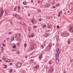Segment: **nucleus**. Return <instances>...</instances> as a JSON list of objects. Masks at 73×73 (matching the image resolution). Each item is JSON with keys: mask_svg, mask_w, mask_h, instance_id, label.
I'll list each match as a JSON object with an SVG mask.
<instances>
[{"mask_svg": "<svg viewBox=\"0 0 73 73\" xmlns=\"http://www.w3.org/2000/svg\"><path fill=\"white\" fill-rule=\"evenodd\" d=\"M21 38H19V41H21Z\"/></svg>", "mask_w": 73, "mask_h": 73, "instance_id": "52", "label": "nucleus"}, {"mask_svg": "<svg viewBox=\"0 0 73 73\" xmlns=\"http://www.w3.org/2000/svg\"><path fill=\"white\" fill-rule=\"evenodd\" d=\"M8 14V13L6 11H5V15L7 16Z\"/></svg>", "mask_w": 73, "mask_h": 73, "instance_id": "11", "label": "nucleus"}, {"mask_svg": "<svg viewBox=\"0 0 73 73\" xmlns=\"http://www.w3.org/2000/svg\"><path fill=\"white\" fill-rule=\"evenodd\" d=\"M60 14H58V17H60Z\"/></svg>", "mask_w": 73, "mask_h": 73, "instance_id": "62", "label": "nucleus"}, {"mask_svg": "<svg viewBox=\"0 0 73 73\" xmlns=\"http://www.w3.org/2000/svg\"><path fill=\"white\" fill-rule=\"evenodd\" d=\"M46 25L45 24H44V25L43 26H42V27H43V28H45L46 27Z\"/></svg>", "mask_w": 73, "mask_h": 73, "instance_id": "22", "label": "nucleus"}, {"mask_svg": "<svg viewBox=\"0 0 73 73\" xmlns=\"http://www.w3.org/2000/svg\"><path fill=\"white\" fill-rule=\"evenodd\" d=\"M24 46L25 47H26V46H27V44L26 43H25L24 45Z\"/></svg>", "mask_w": 73, "mask_h": 73, "instance_id": "40", "label": "nucleus"}, {"mask_svg": "<svg viewBox=\"0 0 73 73\" xmlns=\"http://www.w3.org/2000/svg\"><path fill=\"white\" fill-rule=\"evenodd\" d=\"M19 68H20L21 66V65H22V64L20 62H19Z\"/></svg>", "mask_w": 73, "mask_h": 73, "instance_id": "10", "label": "nucleus"}, {"mask_svg": "<svg viewBox=\"0 0 73 73\" xmlns=\"http://www.w3.org/2000/svg\"><path fill=\"white\" fill-rule=\"evenodd\" d=\"M56 40L58 42H59L60 41V38H59V37L58 36H57L56 37Z\"/></svg>", "mask_w": 73, "mask_h": 73, "instance_id": "5", "label": "nucleus"}, {"mask_svg": "<svg viewBox=\"0 0 73 73\" xmlns=\"http://www.w3.org/2000/svg\"><path fill=\"white\" fill-rule=\"evenodd\" d=\"M9 35H11V34H12V32H10L9 33Z\"/></svg>", "mask_w": 73, "mask_h": 73, "instance_id": "51", "label": "nucleus"}, {"mask_svg": "<svg viewBox=\"0 0 73 73\" xmlns=\"http://www.w3.org/2000/svg\"><path fill=\"white\" fill-rule=\"evenodd\" d=\"M40 2H41V1H40V0L38 1V3H40Z\"/></svg>", "mask_w": 73, "mask_h": 73, "instance_id": "59", "label": "nucleus"}, {"mask_svg": "<svg viewBox=\"0 0 73 73\" xmlns=\"http://www.w3.org/2000/svg\"><path fill=\"white\" fill-rule=\"evenodd\" d=\"M46 35H47L49 36L50 35V33H46Z\"/></svg>", "mask_w": 73, "mask_h": 73, "instance_id": "27", "label": "nucleus"}, {"mask_svg": "<svg viewBox=\"0 0 73 73\" xmlns=\"http://www.w3.org/2000/svg\"><path fill=\"white\" fill-rule=\"evenodd\" d=\"M13 16H15V17H16V16H17V15H16V14H14L13 15Z\"/></svg>", "mask_w": 73, "mask_h": 73, "instance_id": "38", "label": "nucleus"}, {"mask_svg": "<svg viewBox=\"0 0 73 73\" xmlns=\"http://www.w3.org/2000/svg\"><path fill=\"white\" fill-rule=\"evenodd\" d=\"M49 46H52V43H50L49 44Z\"/></svg>", "mask_w": 73, "mask_h": 73, "instance_id": "14", "label": "nucleus"}, {"mask_svg": "<svg viewBox=\"0 0 73 73\" xmlns=\"http://www.w3.org/2000/svg\"><path fill=\"white\" fill-rule=\"evenodd\" d=\"M56 64H57L58 62H59V60L58 58H59V55H57V54H56Z\"/></svg>", "mask_w": 73, "mask_h": 73, "instance_id": "2", "label": "nucleus"}, {"mask_svg": "<svg viewBox=\"0 0 73 73\" xmlns=\"http://www.w3.org/2000/svg\"><path fill=\"white\" fill-rule=\"evenodd\" d=\"M5 61L6 62H9V60L8 59H5Z\"/></svg>", "mask_w": 73, "mask_h": 73, "instance_id": "8", "label": "nucleus"}, {"mask_svg": "<svg viewBox=\"0 0 73 73\" xmlns=\"http://www.w3.org/2000/svg\"><path fill=\"white\" fill-rule=\"evenodd\" d=\"M60 28V26H57V28Z\"/></svg>", "mask_w": 73, "mask_h": 73, "instance_id": "57", "label": "nucleus"}, {"mask_svg": "<svg viewBox=\"0 0 73 73\" xmlns=\"http://www.w3.org/2000/svg\"><path fill=\"white\" fill-rule=\"evenodd\" d=\"M41 48H44V46L42 44V45H41Z\"/></svg>", "mask_w": 73, "mask_h": 73, "instance_id": "33", "label": "nucleus"}, {"mask_svg": "<svg viewBox=\"0 0 73 73\" xmlns=\"http://www.w3.org/2000/svg\"><path fill=\"white\" fill-rule=\"evenodd\" d=\"M17 36H18V34H16L15 35V37L17 38Z\"/></svg>", "mask_w": 73, "mask_h": 73, "instance_id": "30", "label": "nucleus"}, {"mask_svg": "<svg viewBox=\"0 0 73 73\" xmlns=\"http://www.w3.org/2000/svg\"><path fill=\"white\" fill-rule=\"evenodd\" d=\"M63 73H66V72H65V70H63Z\"/></svg>", "mask_w": 73, "mask_h": 73, "instance_id": "53", "label": "nucleus"}, {"mask_svg": "<svg viewBox=\"0 0 73 73\" xmlns=\"http://www.w3.org/2000/svg\"><path fill=\"white\" fill-rule=\"evenodd\" d=\"M36 48V44H35L33 46V49H35Z\"/></svg>", "mask_w": 73, "mask_h": 73, "instance_id": "13", "label": "nucleus"}, {"mask_svg": "<svg viewBox=\"0 0 73 73\" xmlns=\"http://www.w3.org/2000/svg\"><path fill=\"white\" fill-rule=\"evenodd\" d=\"M9 22H10V23H11V24H12V21H9Z\"/></svg>", "mask_w": 73, "mask_h": 73, "instance_id": "45", "label": "nucleus"}, {"mask_svg": "<svg viewBox=\"0 0 73 73\" xmlns=\"http://www.w3.org/2000/svg\"><path fill=\"white\" fill-rule=\"evenodd\" d=\"M36 67L37 68H38V67H39V66L38 65H37L36 66Z\"/></svg>", "mask_w": 73, "mask_h": 73, "instance_id": "36", "label": "nucleus"}, {"mask_svg": "<svg viewBox=\"0 0 73 73\" xmlns=\"http://www.w3.org/2000/svg\"><path fill=\"white\" fill-rule=\"evenodd\" d=\"M52 7L54 8V9H55V8H56V7H55L54 6H53Z\"/></svg>", "mask_w": 73, "mask_h": 73, "instance_id": "46", "label": "nucleus"}, {"mask_svg": "<svg viewBox=\"0 0 73 73\" xmlns=\"http://www.w3.org/2000/svg\"><path fill=\"white\" fill-rule=\"evenodd\" d=\"M25 57L26 58H28V56L27 55Z\"/></svg>", "mask_w": 73, "mask_h": 73, "instance_id": "50", "label": "nucleus"}, {"mask_svg": "<svg viewBox=\"0 0 73 73\" xmlns=\"http://www.w3.org/2000/svg\"><path fill=\"white\" fill-rule=\"evenodd\" d=\"M18 63H17V65H16V66L17 67V68H19V66H18Z\"/></svg>", "mask_w": 73, "mask_h": 73, "instance_id": "49", "label": "nucleus"}, {"mask_svg": "<svg viewBox=\"0 0 73 73\" xmlns=\"http://www.w3.org/2000/svg\"><path fill=\"white\" fill-rule=\"evenodd\" d=\"M31 61V62H34V59H30Z\"/></svg>", "mask_w": 73, "mask_h": 73, "instance_id": "18", "label": "nucleus"}, {"mask_svg": "<svg viewBox=\"0 0 73 73\" xmlns=\"http://www.w3.org/2000/svg\"><path fill=\"white\" fill-rule=\"evenodd\" d=\"M70 62H72V60H70Z\"/></svg>", "mask_w": 73, "mask_h": 73, "instance_id": "63", "label": "nucleus"}, {"mask_svg": "<svg viewBox=\"0 0 73 73\" xmlns=\"http://www.w3.org/2000/svg\"><path fill=\"white\" fill-rule=\"evenodd\" d=\"M49 64H52V62L51 61H50L49 63Z\"/></svg>", "mask_w": 73, "mask_h": 73, "instance_id": "44", "label": "nucleus"}, {"mask_svg": "<svg viewBox=\"0 0 73 73\" xmlns=\"http://www.w3.org/2000/svg\"><path fill=\"white\" fill-rule=\"evenodd\" d=\"M33 49H34V48H33V47L31 48V51L33 50Z\"/></svg>", "mask_w": 73, "mask_h": 73, "instance_id": "43", "label": "nucleus"}, {"mask_svg": "<svg viewBox=\"0 0 73 73\" xmlns=\"http://www.w3.org/2000/svg\"><path fill=\"white\" fill-rule=\"evenodd\" d=\"M33 27L34 28H37V26H36V25H34Z\"/></svg>", "mask_w": 73, "mask_h": 73, "instance_id": "37", "label": "nucleus"}, {"mask_svg": "<svg viewBox=\"0 0 73 73\" xmlns=\"http://www.w3.org/2000/svg\"><path fill=\"white\" fill-rule=\"evenodd\" d=\"M19 19H20V20H21V17H19Z\"/></svg>", "mask_w": 73, "mask_h": 73, "instance_id": "55", "label": "nucleus"}, {"mask_svg": "<svg viewBox=\"0 0 73 73\" xmlns=\"http://www.w3.org/2000/svg\"><path fill=\"white\" fill-rule=\"evenodd\" d=\"M23 4H24V5H27V3L25 2H23Z\"/></svg>", "mask_w": 73, "mask_h": 73, "instance_id": "28", "label": "nucleus"}, {"mask_svg": "<svg viewBox=\"0 0 73 73\" xmlns=\"http://www.w3.org/2000/svg\"><path fill=\"white\" fill-rule=\"evenodd\" d=\"M2 59H3V60H5V57L3 56L2 57Z\"/></svg>", "mask_w": 73, "mask_h": 73, "instance_id": "31", "label": "nucleus"}, {"mask_svg": "<svg viewBox=\"0 0 73 73\" xmlns=\"http://www.w3.org/2000/svg\"><path fill=\"white\" fill-rule=\"evenodd\" d=\"M20 23L21 24H22V25H25V23L23 21H21Z\"/></svg>", "mask_w": 73, "mask_h": 73, "instance_id": "9", "label": "nucleus"}, {"mask_svg": "<svg viewBox=\"0 0 73 73\" xmlns=\"http://www.w3.org/2000/svg\"><path fill=\"white\" fill-rule=\"evenodd\" d=\"M34 37V34H33L31 35V38H33Z\"/></svg>", "mask_w": 73, "mask_h": 73, "instance_id": "19", "label": "nucleus"}, {"mask_svg": "<svg viewBox=\"0 0 73 73\" xmlns=\"http://www.w3.org/2000/svg\"><path fill=\"white\" fill-rule=\"evenodd\" d=\"M50 30H47L46 32H49V31H50Z\"/></svg>", "mask_w": 73, "mask_h": 73, "instance_id": "39", "label": "nucleus"}, {"mask_svg": "<svg viewBox=\"0 0 73 73\" xmlns=\"http://www.w3.org/2000/svg\"><path fill=\"white\" fill-rule=\"evenodd\" d=\"M3 66H4V67L5 68H7V66L6 65H3Z\"/></svg>", "mask_w": 73, "mask_h": 73, "instance_id": "32", "label": "nucleus"}, {"mask_svg": "<svg viewBox=\"0 0 73 73\" xmlns=\"http://www.w3.org/2000/svg\"><path fill=\"white\" fill-rule=\"evenodd\" d=\"M1 49L2 50H3V48L2 47H1Z\"/></svg>", "mask_w": 73, "mask_h": 73, "instance_id": "60", "label": "nucleus"}, {"mask_svg": "<svg viewBox=\"0 0 73 73\" xmlns=\"http://www.w3.org/2000/svg\"><path fill=\"white\" fill-rule=\"evenodd\" d=\"M7 40V41H8V40H9V38H6Z\"/></svg>", "mask_w": 73, "mask_h": 73, "instance_id": "48", "label": "nucleus"}, {"mask_svg": "<svg viewBox=\"0 0 73 73\" xmlns=\"http://www.w3.org/2000/svg\"><path fill=\"white\" fill-rule=\"evenodd\" d=\"M42 56V54L40 55L39 56V60H41V57Z\"/></svg>", "mask_w": 73, "mask_h": 73, "instance_id": "7", "label": "nucleus"}, {"mask_svg": "<svg viewBox=\"0 0 73 73\" xmlns=\"http://www.w3.org/2000/svg\"><path fill=\"white\" fill-rule=\"evenodd\" d=\"M54 70V69H52V70H48V73H52L53 72V71Z\"/></svg>", "mask_w": 73, "mask_h": 73, "instance_id": "6", "label": "nucleus"}, {"mask_svg": "<svg viewBox=\"0 0 73 73\" xmlns=\"http://www.w3.org/2000/svg\"><path fill=\"white\" fill-rule=\"evenodd\" d=\"M31 36L30 35H29V38H30V37H31Z\"/></svg>", "mask_w": 73, "mask_h": 73, "instance_id": "61", "label": "nucleus"}, {"mask_svg": "<svg viewBox=\"0 0 73 73\" xmlns=\"http://www.w3.org/2000/svg\"><path fill=\"white\" fill-rule=\"evenodd\" d=\"M33 20H34V18H32L31 19V21H33Z\"/></svg>", "mask_w": 73, "mask_h": 73, "instance_id": "41", "label": "nucleus"}, {"mask_svg": "<svg viewBox=\"0 0 73 73\" xmlns=\"http://www.w3.org/2000/svg\"><path fill=\"white\" fill-rule=\"evenodd\" d=\"M32 29L31 28V27H29V28H28V29L29 31H31V29Z\"/></svg>", "mask_w": 73, "mask_h": 73, "instance_id": "25", "label": "nucleus"}, {"mask_svg": "<svg viewBox=\"0 0 73 73\" xmlns=\"http://www.w3.org/2000/svg\"><path fill=\"white\" fill-rule=\"evenodd\" d=\"M17 54H19V51H18L17 52Z\"/></svg>", "mask_w": 73, "mask_h": 73, "instance_id": "64", "label": "nucleus"}, {"mask_svg": "<svg viewBox=\"0 0 73 73\" xmlns=\"http://www.w3.org/2000/svg\"><path fill=\"white\" fill-rule=\"evenodd\" d=\"M72 27H71V28L70 29V31H72Z\"/></svg>", "mask_w": 73, "mask_h": 73, "instance_id": "54", "label": "nucleus"}, {"mask_svg": "<svg viewBox=\"0 0 73 73\" xmlns=\"http://www.w3.org/2000/svg\"><path fill=\"white\" fill-rule=\"evenodd\" d=\"M37 68L36 66H35L34 67V69L35 70H37Z\"/></svg>", "mask_w": 73, "mask_h": 73, "instance_id": "20", "label": "nucleus"}, {"mask_svg": "<svg viewBox=\"0 0 73 73\" xmlns=\"http://www.w3.org/2000/svg\"><path fill=\"white\" fill-rule=\"evenodd\" d=\"M55 4V3H54V1H53L52 3V5H54Z\"/></svg>", "mask_w": 73, "mask_h": 73, "instance_id": "35", "label": "nucleus"}, {"mask_svg": "<svg viewBox=\"0 0 73 73\" xmlns=\"http://www.w3.org/2000/svg\"><path fill=\"white\" fill-rule=\"evenodd\" d=\"M60 5V4L59 3L58 4L56 5V7H59Z\"/></svg>", "mask_w": 73, "mask_h": 73, "instance_id": "26", "label": "nucleus"}, {"mask_svg": "<svg viewBox=\"0 0 73 73\" xmlns=\"http://www.w3.org/2000/svg\"><path fill=\"white\" fill-rule=\"evenodd\" d=\"M11 41H13V40H14V37H12V38H11Z\"/></svg>", "mask_w": 73, "mask_h": 73, "instance_id": "15", "label": "nucleus"}, {"mask_svg": "<svg viewBox=\"0 0 73 73\" xmlns=\"http://www.w3.org/2000/svg\"><path fill=\"white\" fill-rule=\"evenodd\" d=\"M50 4H47L46 5V7H49L50 6Z\"/></svg>", "mask_w": 73, "mask_h": 73, "instance_id": "12", "label": "nucleus"}, {"mask_svg": "<svg viewBox=\"0 0 73 73\" xmlns=\"http://www.w3.org/2000/svg\"><path fill=\"white\" fill-rule=\"evenodd\" d=\"M13 47V48H16V46L15 45H13V46H12Z\"/></svg>", "mask_w": 73, "mask_h": 73, "instance_id": "21", "label": "nucleus"}, {"mask_svg": "<svg viewBox=\"0 0 73 73\" xmlns=\"http://www.w3.org/2000/svg\"><path fill=\"white\" fill-rule=\"evenodd\" d=\"M9 61L10 62H13V60L12 59L9 60Z\"/></svg>", "mask_w": 73, "mask_h": 73, "instance_id": "16", "label": "nucleus"}, {"mask_svg": "<svg viewBox=\"0 0 73 73\" xmlns=\"http://www.w3.org/2000/svg\"><path fill=\"white\" fill-rule=\"evenodd\" d=\"M13 70L12 69H11L10 70V71H9V73H11V72H12Z\"/></svg>", "mask_w": 73, "mask_h": 73, "instance_id": "23", "label": "nucleus"}, {"mask_svg": "<svg viewBox=\"0 0 73 73\" xmlns=\"http://www.w3.org/2000/svg\"><path fill=\"white\" fill-rule=\"evenodd\" d=\"M3 13H4V11H3V8H1V14L0 15V18H1L3 15Z\"/></svg>", "mask_w": 73, "mask_h": 73, "instance_id": "3", "label": "nucleus"}, {"mask_svg": "<svg viewBox=\"0 0 73 73\" xmlns=\"http://www.w3.org/2000/svg\"><path fill=\"white\" fill-rule=\"evenodd\" d=\"M47 27H48V29L50 28V25H48L47 26Z\"/></svg>", "mask_w": 73, "mask_h": 73, "instance_id": "17", "label": "nucleus"}, {"mask_svg": "<svg viewBox=\"0 0 73 73\" xmlns=\"http://www.w3.org/2000/svg\"><path fill=\"white\" fill-rule=\"evenodd\" d=\"M61 13H62V12L61 11H60L59 13V14L61 15Z\"/></svg>", "mask_w": 73, "mask_h": 73, "instance_id": "42", "label": "nucleus"}, {"mask_svg": "<svg viewBox=\"0 0 73 73\" xmlns=\"http://www.w3.org/2000/svg\"><path fill=\"white\" fill-rule=\"evenodd\" d=\"M61 36L63 37H66V36H68V35L67 34L62 33L61 34Z\"/></svg>", "mask_w": 73, "mask_h": 73, "instance_id": "4", "label": "nucleus"}, {"mask_svg": "<svg viewBox=\"0 0 73 73\" xmlns=\"http://www.w3.org/2000/svg\"><path fill=\"white\" fill-rule=\"evenodd\" d=\"M21 33H20L19 35V37H21Z\"/></svg>", "mask_w": 73, "mask_h": 73, "instance_id": "34", "label": "nucleus"}, {"mask_svg": "<svg viewBox=\"0 0 73 73\" xmlns=\"http://www.w3.org/2000/svg\"><path fill=\"white\" fill-rule=\"evenodd\" d=\"M14 9V11H16V9H17V7H15Z\"/></svg>", "mask_w": 73, "mask_h": 73, "instance_id": "29", "label": "nucleus"}, {"mask_svg": "<svg viewBox=\"0 0 73 73\" xmlns=\"http://www.w3.org/2000/svg\"><path fill=\"white\" fill-rule=\"evenodd\" d=\"M41 20H42L41 18H40L39 19V21H41Z\"/></svg>", "mask_w": 73, "mask_h": 73, "instance_id": "47", "label": "nucleus"}, {"mask_svg": "<svg viewBox=\"0 0 73 73\" xmlns=\"http://www.w3.org/2000/svg\"><path fill=\"white\" fill-rule=\"evenodd\" d=\"M37 11H38V12H41V10H40V9H38L37 10Z\"/></svg>", "mask_w": 73, "mask_h": 73, "instance_id": "24", "label": "nucleus"}, {"mask_svg": "<svg viewBox=\"0 0 73 73\" xmlns=\"http://www.w3.org/2000/svg\"><path fill=\"white\" fill-rule=\"evenodd\" d=\"M10 65H12V63H11L10 64Z\"/></svg>", "mask_w": 73, "mask_h": 73, "instance_id": "58", "label": "nucleus"}, {"mask_svg": "<svg viewBox=\"0 0 73 73\" xmlns=\"http://www.w3.org/2000/svg\"><path fill=\"white\" fill-rule=\"evenodd\" d=\"M48 35H46V36H45V37H48Z\"/></svg>", "mask_w": 73, "mask_h": 73, "instance_id": "56", "label": "nucleus"}, {"mask_svg": "<svg viewBox=\"0 0 73 73\" xmlns=\"http://www.w3.org/2000/svg\"><path fill=\"white\" fill-rule=\"evenodd\" d=\"M61 51V49L58 48H57L56 49V52L57 53L56 54L57 55L59 56L60 53V51Z\"/></svg>", "mask_w": 73, "mask_h": 73, "instance_id": "1", "label": "nucleus"}]
</instances>
